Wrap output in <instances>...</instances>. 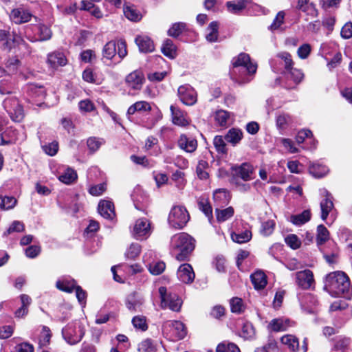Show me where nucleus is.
<instances>
[{
  "instance_id": "f257e3e1",
  "label": "nucleus",
  "mask_w": 352,
  "mask_h": 352,
  "mask_svg": "<svg viewBox=\"0 0 352 352\" xmlns=\"http://www.w3.org/2000/svg\"><path fill=\"white\" fill-rule=\"evenodd\" d=\"M324 289L336 296L343 295L349 298L351 295L349 279L344 272L340 271L331 272L327 275Z\"/></svg>"
},
{
  "instance_id": "f03ea898",
  "label": "nucleus",
  "mask_w": 352,
  "mask_h": 352,
  "mask_svg": "<svg viewBox=\"0 0 352 352\" xmlns=\"http://www.w3.org/2000/svg\"><path fill=\"white\" fill-rule=\"evenodd\" d=\"M170 245L173 250L179 252L176 254L178 261H184L194 250L193 239L186 233L175 234L171 238Z\"/></svg>"
},
{
  "instance_id": "7ed1b4c3",
  "label": "nucleus",
  "mask_w": 352,
  "mask_h": 352,
  "mask_svg": "<svg viewBox=\"0 0 352 352\" xmlns=\"http://www.w3.org/2000/svg\"><path fill=\"white\" fill-rule=\"evenodd\" d=\"M85 327L79 321L68 323L62 330V335L65 340L73 345L78 343L85 335Z\"/></svg>"
},
{
  "instance_id": "20e7f679",
  "label": "nucleus",
  "mask_w": 352,
  "mask_h": 352,
  "mask_svg": "<svg viewBox=\"0 0 352 352\" xmlns=\"http://www.w3.org/2000/svg\"><path fill=\"white\" fill-rule=\"evenodd\" d=\"M162 332L168 340L173 342L182 340L186 335L184 324L177 320L165 322L162 326Z\"/></svg>"
},
{
  "instance_id": "39448f33",
  "label": "nucleus",
  "mask_w": 352,
  "mask_h": 352,
  "mask_svg": "<svg viewBox=\"0 0 352 352\" xmlns=\"http://www.w3.org/2000/svg\"><path fill=\"white\" fill-rule=\"evenodd\" d=\"M190 219L186 208L180 205L174 206L168 214V222L170 227L182 229Z\"/></svg>"
},
{
  "instance_id": "423d86ee",
  "label": "nucleus",
  "mask_w": 352,
  "mask_h": 352,
  "mask_svg": "<svg viewBox=\"0 0 352 352\" xmlns=\"http://www.w3.org/2000/svg\"><path fill=\"white\" fill-rule=\"evenodd\" d=\"M159 294L161 299L160 306L162 309L168 308L173 311L180 310L182 301L176 294L168 293L166 287H160Z\"/></svg>"
},
{
  "instance_id": "0eeeda50",
  "label": "nucleus",
  "mask_w": 352,
  "mask_h": 352,
  "mask_svg": "<svg viewBox=\"0 0 352 352\" xmlns=\"http://www.w3.org/2000/svg\"><path fill=\"white\" fill-rule=\"evenodd\" d=\"M232 65L234 69H238L239 72L243 70L246 72L249 75L254 74L257 69V65L251 61L250 57L245 53H241L237 57L232 60ZM234 73H236L234 70Z\"/></svg>"
},
{
  "instance_id": "6e6552de",
  "label": "nucleus",
  "mask_w": 352,
  "mask_h": 352,
  "mask_svg": "<svg viewBox=\"0 0 352 352\" xmlns=\"http://www.w3.org/2000/svg\"><path fill=\"white\" fill-rule=\"evenodd\" d=\"M3 106L12 121L20 122L23 120V109L16 98H6Z\"/></svg>"
},
{
  "instance_id": "1a4fd4ad",
  "label": "nucleus",
  "mask_w": 352,
  "mask_h": 352,
  "mask_svg": "<svg viewBox=\"0 0 352 352\" xmlns=\"http://www.w3.org/2000/svg\"><path fill=\"white\" fill-rule=\"evenodd\" d=\"M22 41V38L15 32L11 34L9 30H0V45L2 50L10 52Z\"/></svg>"
},
{
  "instance_id": "9d476101",
  "label": "nucleus",
  "mask_w": 352,
  "mask_h": 352,
  "mask_svg": "<svg viewBox=\"0 0 352 352\" xmlns=\"http://www.w3.org/2000/svg\"><path fill=\"white\" fill-rule=\"evenodd\" d=\"M177 96L180 101L188 106L194 105L197 101V94L189 85L179 86L177 89Z\"/></svg>"
},
{
  "instance_id": "9b49d317",
  "label": "nucleus",
  "mask_w": 352,
  "mask_h": 352,
  "mask_svg": "<svg viewBox=\"0 0 352 352\" xmlns=\"http://www.w3.org/2000/svg\"><path fill=\"white\" fill-rule=\"evenodd\" d=\"M134 238L138 240L146 239L151 234L150 222L146 218L136 220L131 231Z\"/></svg>"
},
{
  "instance_id": "f8f14e48",
  "label": "nucleus",
  "mask_w": 352,
  "mask_h": 352,
  "mask_svg": "<svg viewBox=\"0 0 352 352\" xmlns=\"http://www.w3.org/2000/svg\"><path fill=\"white\" fill-rule=\"evenodd\" d=\"M296 283L303 289H308L314 285L313 272L309 270L299 271L296 273Z\"/></svg>"
},
{
  "instance_id": "ddd939ff",
  "label": "nucleus",
  "mask_w": 352,
  "mask_h": 352,
  "mask_svg": "<svg viewBox=\"0 0 352 352\" xmlns=\"http://www.w3.org/2000/svg\"><path fill=\"white\" fill-rule=\"evenodd\" d=\"M144 80V74L140 70L132 72L126 76L125 79L127 87L133 90L141 89Z\"/></svg>"
},
{
  "instance_id": "4468645a",
  "label": "nucleus",
  "mask_w": 352,
  "mask_h": 352,
  "mask_svg": "<svg viewBox=\"0 0 352 352\" xmlns=\"http://www.w3.org/2000/svg\"><path fill=\"white\" fill-rule=\"evenodd\" d=\"M320 194L324 199L320 201L321 219L325 221L329 213L333 209V203L331 195L325 188L320 189Z\"/></svg>"
},
{
  "instance_id": "2eb2a0df",
  "label": "nucleus",
  "mask_w": 352,
  "mask_h": 352,
  "mask_svg": "<svg viewBox=\"0 0 352 352\" xmlns=\"http://www.w3.org/2000/svg\"><path fill=\"white\" fill-rule=\"evenodd\" d=\"M177 276L179 281L185 284H190L193 282L195 274L192 266L188 263L181 265L177 272Z\"/></svg>"
},
{
  "instance_id": "dca6fc26",
  "label": "nucleus",
  "mask_w": 352,
  "mask_h": 352,
  "mask_svg": "<svg viewBox=\"0 0 352 352\" xmlns=\"http://www.w3.org/2000/svg\"><path fill=\"white\" fill-rule=\"evenodd\" d=\"M10 19L16 24H22L30 21L32 14L30 11L22 8L12 10L10 13Z\"/></svg>"
},
{
  "instance_id": "f3484780",
  "label": "nucleus",
  "mask_w": 352,
  "mask_h": 352,
  "mask_svg": "<svg viewBox=\"0 0 352 352\" xmlns=\"http://www.w3.org/2000/svg\"><path fill=\"white\" fill-rule=\"evenodd\" d=\"M234 175L241 178L243 181H249L252 179L253 167L248 163H243L240 166L232 168Z\"/></svg>"
},
{
  "instance_id": "a211bd4d",
  "label": "nucleus",
  "mask_w": 352,
  "mask_h": 352,
  "mask_svg": "<svg viewBox=\"0 0 352 352\" xmlns=\"http://www.w3.org/2000/svg\"><path fill=\"white\" fill-rule=\"evenodd\" d=\"M99 214L107 219H112L116 214L113 204L108 200H102L99 202L98 206Z\"/></svg>"
},
{
  "instance_id": "6ab92c4d",
  "label": "nucleus",
  "mask_w": 352,
  "mask_h": 352,
  "mask_svg": "<svg viewBox=\"0 0 352 352\" xmlns=\"http://www.w3.org/2000/svg\"><path fill=\"white\" fill-rule=\"evenodd\" d=\"M144 300V298L137 293L129 295L126 300V306L131 311H137L141 309Z\"/></svg>"
},
{
  "instance_id": "aec40b11",
  "label": "nucleus",
  "mask_w": 352,
  "mask_h": 352,
  "mask_svg": "<svg viewBox=\"0 0 352 352\" xmlns=\"http://www.w3.org/2000/svg\"><path fill=\"white\" fill-rule=\"evenodd\" d=\"M177 143L181 149L188 153L194 152L197 147V140L192 138L188 137L184 134L180 135Z\"/></svg>"
},
{
  "instance_id": "412c9836",
  "label": "nucleus",
  "mask_w": 352,
  "mask_h": 352,
  "mask_svg": "<svg viewBox=\"0 0 352 352\" xmlns=\"http://www.w3.org/2000/svg\"><path fill=\"white\" fill-rule=\"evenodd\" d=\"M48 65L53 69L64 66L67 64V59L65 54L60 52H54L47 56Z\"/></svg>"
},
{
  "instance_id": "4be33fe9",
  "label": "nucleus",
  "mask_w": 352,
  "mask_h": 352,
  "mask_svg": "<svg viewBox=\"0 0 352 352\" xmlns=\"http://www.w3.org/2000/svg\"><path fill=\"white\" fill-rule=\"evenodd\" d=\"M135 43L138 46L141 52L148 53L154 50V44L153 41L147 36L140 35L135 38Z\"/></svg>"
},
{
  "instance_id": "5701e85b",
  "label": "nucleus",
  "mask_w": 352,
  "mask_h": 352,
  "mask_svg": "<svg viewBox=\"0 0 352 352\" xmlns=\"http://www.w3.org/2000/svg\"><path fill=\"white\" fill-rule=\"evenodd\" d=\"M292 122V118L289 114L285 113H280L276 118V127L280 131V133H283V131L291 126Z\"/></svg>"
},
{
  "instance_id": "b1692460",
  "label": "nucleus",
  "mask_w": 352,
  "mask_h": 352,
  "mask_svg": "<svg viewBox=\"0 0 352 352\" xmlns=\"http://www.w3.org/2000/svg\"><path fill=\"white\" fill-rule=\"evenodd\" d=\"M170 111L174 124L179 126H186L188 124L184 113L177 107L171 105Z\"/></svg>"
},
{
  "instance_id": "393cba45",
  "label": "nucleus",
  "mask_w": 352,
  "mask_h": 352,
  "mask_svg": "<svg viewBox=\"0 0 352 352\" xmlns=\"http://www.w3.org/2000/svg\"><path fill=\"white\" fill-rule=\"evenodd\" d=\"M289 320L284 318H275L271 320L268 328L273 331H283L289 326Z\"/></svg>"
},
{
  "instance_id": "a878e982",
  "label": "nucleus",
  "mask_w": 352,
  "mask_h": 352,
  "mask_svg": "<svg viewBox=\"0 0 352 352\" xmlns=\"http://www.w3.org/2000/svg\"><path fill=\"white\" fill-rule=\"evenodd\" d=\"M251 280L256 289L264 288L267 285L265 274L261 271H257L251 275Z\"/></svg>"
},
{
  "instance_id": "bb28decb",
  "label": "nucleus",
  "mask_w": 352,
  "mask_h": 352,
  "mask_svg": "<svg viewBox=\"0 0 352 352\" xmlns=\"http://www.w3.org/2000/svg\"><path fill=\"white\" fill-rule=\"evenodd\" d=\"M243 138V133L240 129H231L225 135L226 142L232 144L233 146L236 145Z\"/></svg>"
},
{
  "instance_id": "cd10ccee",
  "label": "nucleus",
  "mask_w": 352,
  "mask_h": 352,
  "mask_svg": "<svg viewBox=\"0 0 352 352\" xmlns=\"http://www.w3.org/2000/svg\"><path fill=\"white\" fill-rule=\"evenodd\" d=\"M280 341L290 351H296L299 348L298 339L293 335H285L281 338Z\"/></svg>"
},
{
  "instance_id": "c85d7f7f",
  "label": "nucleus",
  "mask_w": 352,
  "mask_h": 352,
  "mask_svg": "<svg viewBox=\"0 0 352 352\" xmlns=\"http://www.w3.org/2000/svg\"><path fill=\"white\" fill-rule=\"evenodd\" d=\"M285 75L287 80L292 81L295 85L300 83L304 78V74L302 71L294 67L285 72Z\"/></svg>"
},
{
  "instance_id": "c756f323",
  "label": "nucleus",
  "mask_w": 352,
  "mask_h": 352,
  "mask_svg": "<svg viewBox=\"0 0 352 352\" xmlns=\"http://www.w3.org/2000/svg\"><path fill=\"white\" fill-rule=\"evenodd\" d=\"M176 46L170 39L164 41L162 46V52L169 58L173 59L176 56Z\"/></svg>"
},
{
  "instance_id": "7c9ffc66",
  "label": "nucleus",
  "mask_w": 352,
  "mask_h": 352,
  "mask_svg": "<svg viewBox=\"0 0 352 352\" xmlns=\"http://www.w3.org/2000/svg\"><path fill=\"white\" fill-rule=\"evenodd\" d=\"M309 171L314 177L320 178L322 177L329 172L328 168L320 164H312L309 167Z\"/></svg>"
},
{
  "instance_id": "2f4dec72",
  "label": "nucleus",
  "mask_w": 352,
  "mask_h": 352,
  "mask_svg": "<svg viewBox=\"0 0 352 352\" xmlns=\"http://www.w3.org/2000/svg\"><path fill=\"white\" fill-rule=\"evenodd\" d=\"M125 16L133 21H138L142 19V14L134 6H125L124 7Z\"/></svg>"
},
{
  "instance_id": "473e14b6",
  "label": "nucleus",
  "mask_w": 352,
  "mask_h": 352,
  "mask_svg": "<svg viewBox=\"0 0 352 352\" xmlns=\"http://www.w3.org/2000/svg\"><path fill=\"white\" fill-rule=\"evenodd\" d=\"M151 109L150 104L146 101H139L129 107L127 115H133L136 111H147Z\"/></svg>"
},
{
  "instance_id": "72a5a7b5",
  "label": "nucleus",
  "mask_w": 352,
  "mask_h": 352,
  "mask_svg": "<svg viewBox=\"0 0 352 352\" xmlns=\"http://www.w3.org/2000/svg\"><path fill=\"white\" fill-rule=\"evenodd\" d=\"M58 179L65 184H71L77 179V173L72 168H68L58 177Z\"/></svg>"
},
{
  "instance_id": "f704fd0d",
  "label": "nucleus",
  "mask_w": 352,
  "mask_h": 352,
  "mask_svg": "<svg viewBox=\"0 0 352 352\" xmlns=\"http://www.w3.org/2000/svg\"><path fill=\"white\" fill-rule=\"evenodd\" d=\"M116 43L113 41H111L107 43L102 49V56L104 58L111 60L116 54Z\"/></svg>"
},
{
  "instance_id": "c9c22d12",
  "label": "nucleus",
  "mask_w": 352,
  "mask_h": 352,
  "mask_svg": "<svg viewBox=\"0 0 352 352\" xmlns=\"http://www.w3.org/2000/svg\"><path fill=\"white\" fill-rule=\"evenodd\" d=\"M311 219V212L309 210H305L300 214L291 216V221L296 226L302 225L308 222Z\"/></svg>"
},
{
  "instance_id": "e433bc0d",
  "label": "nucleus",
  "mask_w": 352,
  "mask_h": 352,
  "mask_svg": "<svg viewBox=\"0 0 352 352\" xmlns=\"http://www.w3.org/2000/svg\"><path fill=\"white\" fill-rule=\"evenodd\" d=\"M219 24L217 21L211 22L208 28L206 38L209 42H215L218 38Z\"/></svg>"
},
{
  "instance_id": "4c0bfd02",
  "label": "nucleus",
  "mask_w": 352,
  "mask_h": 352,
  "mask_svg": "<svg viewBox=\"0 0 352 352\" xmlns=\"http://www.w3.org/2000/svg\"><path fill=\"white\" fill-rule=\"evenodd\" d=\"M231 238L233 241L238 243H246L252 239V232L248 230L241 232H234L231 234Z\"/></svg>"
},
{
  "instance_id": "58836bf2",
  "label": "nucleus",
  "mask_w": 352,
  "mask_h": 352,
  "mask_svg": "<svg viewBox=\"0 0 352 352\" xmlns=\"http://www.w3.org/2000/svg\"><path fill=\"white\" fill-rule=\"evenodd\" d=\"M350 344V338L346 337H340L336 342L333 350L337 352H346V351L349 349Z\"/></svg>"
},
{
  "instance_id": "ea45409f",
  "label": "nucleus",
  "mask_w": 352,
  "mask_h": 352,
  "mask_svg": "<svg viewBox=\"0 0 352 352\" xmlns=\"http://www.w3.org/2000/svg\"><path fill=\"white\" fill-rule=\"evenodd\" d=\"M329 239V232L324 225H319L317 227V243L318 245L324 244Z\"/></svg>"
},
{
  "instance_id": "a19ab883",
  "label": "nucleus",
  "mask_w": 352,
  "mask_h": 352,
  "mask_svg": "<svg viewBox=\"0 0 352 352\" xmlns=\"http://www.w3.org/2000/svg\"><path fill=\"white\" fill-rule=\"evenodd\" d=\"M56 287L62 291L72 293L76 289V287L78 285H76L75 280H58L56 283Z\"/></svg>"
},
{
  "instance_id": "79ce46f5",
  "label": "nucleus",
  "mask_w": 352,
  "mask_h": 352,
  "mask_svg": "<svg viewBox=\"0 0 352 352\" xmlns=\"http://www.w3.org/2000/svg\"><path fill=\"white\" fill-rule=\"evenodd\" d=\"M234 214L232 207H228L223 210L216 209L217 219L219 222H223L231 218Z\"/></svg>"
},
{
  "instance_id": "37998d69",
  "label": "nucleus",
  "mask_w": 352,
  "mask_h": 352,
  "mask_svg": "<svg viewBox=\"0 0 352 352\" xmlns=\"http://www.w3.org/2000/svg\"><path fill=\"white\" fill-rule=\"evenodd\" d=\"M16 204V199L14 197L0 196V208L10 210L13 208Z\"/></svg>"
},
{
  "instance_id": "c03bdc74",
  "label": "nucleus",
  "mask_w": 352,
  "mask_h": 352,
  "mask_svg": "<svg viewBox=\"0 0 352 352\" xmlns=\"http://www.w3.org/2000/svg\"><path fill=\"white\" fill-rule=\"evenodd\" d=\"M148 270L153 275H159L162 274L165 268L166 265L162 261H155L148 264Z\"/></svg>"
},
{
  "instance_id": "a18cd8bd",
  "label": "nucleus",
  "mask_w": 352,
  "mask_h": 352,
  "mask_svg": "<svg viewBox=\"0 0 352 352\" xmlns=\"http://www.w3.org/2000/svg\"><path fill=\"white\" fill-rule=\"evenodd\" d=\"M225 137L217 135L213 140L214 146L218 153L226 154L228 152Z\"/></svg>"
},
{
  "instance_id": "49530a36",
  "label": "nucleus",
  "mask_w": 352,
  "mask_h": 352,
  "mask_svg": "<svg viewBox=\"0 0 352 352\" xmlns=\"http://www.w3.org/2000/svg\"><path fill=\"white\" fill-rule=\"evenodd\" d=\"M208 168V163L205 160H199L196 168V173L201 179H206L208 177L206 169Z\"/></svg>"
},
{
  "instance_id": "de8ad7c7",
  "label": "nucleus",
  "mask_w": 352,
  "mask_h": 352,
  "mask_svg": "<svg viewBox=\"0 0 352 352\" xmlns=\"http://www.w3.org/2000/svg\"><path fill=\"white\" fill-rule=\"evenodd\" d=\"M38 38L36 39L40 41L49 40L52 36V31L45 25H39L38 26Z\"/></svg>"
},
{
  "instance_id": "09e8293b",
  "label": "nucleus",
  "mask_w": 352,
  "mask_h": 352,
  "mask_svg": "<svg viewBox=\"0 0 352 352\" xmlns=\"http://www.w3.org/2000/svg\"><path fill=\"white\" fill-rule=\"evenodd\" d=\"M230 309L232 312L241 314L243 311L245 307L241 298H233L230 300Z\"/></svg>"
},
{
  "instance_id": "8fccbe9b",
  "label": "nucleus",
  "mask_w": 352,
  "mask_h": 352,
  "mask_svg": "<svg viewBox=\"0 0 352 352\" xmlns=\"http://www.w3.org/2000/svg\"><path fill=\"white\" fill-rule=\"evenodd\" d=\"M226 6L228 11L233 14H238L245 8V5L243 2H235L234 1H228Z\"/></svg>"
},
{
  "instance_id": "3c124183",
  "label": "nucleus",
  "mask_w": 352,
  "mask_h": 352,
  "mask_svg": "<svg viewBox=\"0 0 352 352\" xmlns=\"http://www.w3.org/2000/svg\"><path fill=\"white\" fill-rule=\"evenodd\" d=\"M277 56L284 61L285 63V72H287L292 69L294 65V62L292 59V56L287 52H282L278 54Z\"/></svg>"
},
{
  "instance_id": "603ef678",
  "label": "nucleus",
  "mask_w": 352,
  "mask_h": 352,
  "mask_svg": "<svg viewBox=\"0 0 352 352\" xmlns=\"http://www.w3.org/2000/svg\"><path fill=\"white\" fill-rule=\"evenodd\" d=\"M52 337L50 329L47 327H43L39 337V344L41 346H45L50 344Z\"/></svg>"
},
{
  "instance_id": "864d4df0",
  "label": "nucleus",
  "mask_w": 352,
  "mask_h": 352,
  "mask_svg": "<svg viewBox=\"0 0 352 352\" xmlns=\"http://www.w3.org/2000/svg\"><path fill=\"white\" fill-rule=\"evenodd\" d=\"M186 24L184 23H175L168 30V34L172 37H177L181 34L182 31L185 29Z\"/></svg>"
},
{
  "instance_id": "5fc2aeb1",
  "label": "nucleus",
  "mask_w": 352,
  "mask_h": 352,
  "mask_svg": "<svg viewBox=\"0 0 352 352\" xmlns=\"http://www.w3.org/2000/svg\"><path fill=\"white\" fill-rule=\"evenodd\" d=\"M255 333L253 325L250 322H245L242 327L241 337L245 339H250L254 337Z\"/></svg>"
},
{
  "instance_id": "6e6d98bb",
  "label": "nucleus",
  "mask_w": 352,
  "mask_h": 352,
  "mask_svg": "<svg viewBox=\"0 0 352 352\" xmlns=\"http://www.w3.org/2000/svg\"><path fill=\"white\" fill-rule=\"evenodd\" d=\"M285 241L288 246H289L293 250H296L300 247L301 242L300 240L296 234H289L285 239Z\"/></svg>"
},
{
  "instance_id": "4d7b16f0",
  "label": "nucleus",
  "mask_w": 352,
  "mask_h": 352,
  "mask_svg": "<svg viewBox=\"0 0 352 352\" xmlns=\"http://www.w3.org/2000/svg\"><path fill=\"white\" fill-rule=\"evenodd\" d=\"M141 248L138 243H132L126 252V256L129 259L135 258L140 253Z\"/></svg>"
},
{
  "instance_id": "13d9d810",
  "label": "nucleus",
  "mask_w": 352,
  "mask_h": 352,
  "mask_svg": "<svg viewBox=\"0 0 352 352\" xmlns=\"http://www.w3.org/2000/svg\"><path fill=\"white\" fill-rule=\"evenodd\" d=\"M284 19H285V12L283 11H280L276 14L272 25L270 26V30L272 31L278 30L281 26V25L283 24Z\"/></svg>"
},
{
  "instance_id": "bf43d9fd",
  "label": "nucleus",
  "mask_w": 352,
  "mask_h": 352,
  "mask_svg": "<svg viewBox=\"0 0 352 352\" xmlns=\"http://www.w3.org/2000/svg\"><path fill=\"white\" fill-rule=\"evenodd\" d=\"M133 325L135 328L139 329L142 331L147 329V324L146 322V318L142 316H135L132 320Z\"/></svg>"
},
{
  "instance_id": "052dcab7",
  "label": "nucleus",
  "mask_w": 352,
  "mask_h": 352,
  "mask_svg": "<svg viewBox=\"0 0 352 352\" xmlns=\"http://www.w3.org/2000/svg\"><path fill=\"white\" fill-rule=\"evenodd\" d=\"M24 230V225L22 222L19 221H14L9 228L4 232L3 235L7 236L14 232H23Z\"/></svg>"
},
{
  "instance_id": "680f3d73",
  "label": "nucleus",
  "mask_w": 352,
  "mask_h": 352,
  "mask_svg": "<svg viewBox=\"0 0 352 352\" xmlns=\"http://www.w3.org/2000/svg\"><path fill=\"white\" fill-rule=\"evenodd\" d=\"M107 190L104 183L94 185L89 188V192L93 196H100Z\"/></svg>"
},
{
  "instance_id": "e2e57ef3",
  "label": "nucleus",
  "mask_w": 352,
  "mask_h": 352,
  "mask_svg": "<svg viewBox=\"0 0 352 352\" xmlns=\"http://www.w3.org/2000/svg\"><path fill=\"white\" fill-rule=\"evenodd\" d=\"M199 209L206 214L210 222L212 219V207L206 201H201L199 202Z\"/></svg>"
},
{
  "instance_id": "0e129e2a",
  "label": "nucleus",
  "mask_w": 352,
  "mask_h": 352,
  "mask_svg": "<svg viewBox=\"0 0 352 352\" xmlns=\"http://www.w3.org/2000/svg\"><path fill=\"white\" fill-rule=\"evenodd\" d=\"M228 118L229 114L227 111L224 110H219L216 112L215 120L219 123V125H226Z\"/></svg>"
},
{
  "instance_id": "69168bd1",
  "label": "nucleus",
  "mask_w": 352,
  "mask_h": 352,
  "mask_svg": "<svg viewBox=\"0 0 352 352\" xmlns=\"http://www.w3.org/2000/svg\"><path fill=\"white\" fill-rule=\"evenodd\" d=\"M78 107L82 112H91L95 109L94 103L89 99L80 101Z\"/></svg>"
},
{
  "instance_id": "338daca9",
  "label": "nucleus",
  "mask_w": 352,
  "mask_h": 352,
  "mask_svg": "<svg viewBox=\"0 0 352 352\" xmlns=\"http://www.w3.org/2000/svg\"><path fill=\"white\" fill-rule=\"evenodd\" d=\"M139 352H153L155 347L151 340L146 339L138 345Z\"/></svg>"
},
{
  "instance_id": "774afa93",
  "label": "nucleus",
  "mask_w": 352,
  "mask_h": 352,
  "mask_svg": "<svg viewBox=\"0 0 352 352\" xmlns=\"http://www.w3.org/2000/svg\"><path fill=\"white\" fill-rule=\"evenodd\" d=\"M275 223L272 221H267L262 223L261 233L265 236L270 235L274 229Z\"/></svg>"
}]
</instances>
